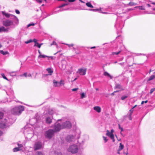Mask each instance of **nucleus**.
<instances>
[{"mask_svg":"<svg viewBox=\"0 0 155 155\" xmlns=\"http://www.w3.org/2000/svg\"><path fill=\"white\" fill-rule=\"evenodd\" d=\"M71 126V124L69 121L64 122L62 119L58 120L54 125V130L56 131H59L61 129L65 128H70Z\"/></svg>","mask_w":155,"mask_h":155,"instance_id":"obj_1","label":"nucleus"},{"mask_svg":"<svg viewBox=\"0 0 155 155\" xmlns=\"http://www.w3.org/2000/svg\"><path fill=\"white\" fill-rule=\"evenodd\" d=\"M15 120V119L6 117L0 122V128H4L10 126Z\"/></svg>","mask_w":155,"mask_h":155,"instance_id":"obj_2","label":"nucleus"},{"mask_svg":"<svg viewBox=\"0 0 155 155\" xmlns=\"http://www.w3.org/2000/svg\"><path fill=\"white\" fill-rule=\"evenodd\" d=\"M24 134L28 139H30L34 135L33 131L32 128L25 127L24 130Z\"/></svg>","mask_w":155,"mask_h":155,"instance_id":"obj_3","label":"nucleus"},{"mask_svg":"<svg viewBox=\"0 0 155 155\" xmlns=\"http://www.w3.org/2000/svg\"><path fill=\"white\" fill-rule=\"evenodd\" d=\"M24 107L22 106H18L13 108L12 110V113L14 115H19L24 111Z\"/></svg>","mask_w":155,"mask_h":155,"instance_id":"obj_4","label":"nucleus"},{"mask_svg":"<svg viewBox=\"0 0 155 155\" xmlns=\"http://www.w3.org/2000/svg\"><path fill=\"white\" fill-rule=\"evenodd\" d=\"M52 127L54 128L53 130L50 129L47 131H46L45 133V137L47 138L50 139L54 135V133L58 131H56L54 130V125Z\"/></svg>","mask_w":155,"mask_h":155,"instance_id":"obj_5","label":"nucleus"},{"mask_svg":"<svg viewBox=\"0 0 155 155\" xmlns=\"http://www.w3.org/2000/svg\"><path fill=\"white\" fill-rule=\"evenodd\" d=\"M78 150V148L76 144H72L69 146L68 149V150L72 153H77Z\"/></svg>","mask_w":155,"mask_h":155,"instance_id":"obj_6","label":"nucleus"},{"mask_svg":"<svg viewBox=\"0 0 155 155\" xmlns=\"http://www.w3.org/2000/svg\"><path fill=\"white\" fill-rule=\"evenodd\" d=\"M44 143L40 141H37L35 142L33 149L35 150L41 149L43 147Z\"/></svg>","mask_w":155,"mask_h":155,"instance_id":"obj_7","label":"nucleus"},{"mask_svg":"<svg viewBox=\"0 0 155 155\" xmlns=\"http://www.w3.org/2000/svg\"><path fill=\"white\" fill-rule=\"evenodd\" d=\"M75 135H68L66 137L65 140L69 143L73 142L75 140Z\"/></svg>","mask_w":155,"mask_h":155,"instance_id":"obj_8","label":"nucleus"},{"mask_svg":"<svg viewBox=\"0 0 155 155\" xmlns=\"http://www.w3.org/2000/svg\"><path fill=\"white\" fill-rule=\"evenodd\" d=\"M3 25L6 27H8L10 26H14L15 25L14 24L12 20L8 19L3 21Z\"/></svg>","mask_w":155,"mask_h":155,"instance_id":"obj_9","label":"nucleus"},{"mask_svg":"<svg viewBox=\"0 0 155 155\" xmlns=\"http://www.w3.org/2000/svg\"><path fill=\"white\" fill-rule=\"evenodd\" d=\"M11 19L12 20V21L13 22L15 26L18 25L19 23V20L16 16L14 15H12V18Z\"/></svg>","mask_w":155,"mask_h":155,"instance_id":"obj_10","label":"nucleus"},{"mask_svg":"<svg viewBox=\"0 0 155 155\" xmlns=\"http://www.w3.org/2000/svg\"><path fill=\"white\" fill-rule=\"evenodd\" d=\"M87 69L86 68H81L78 70V72L81 75H84L86 74Z\"/></svg>","mask_w":155,"mask_h":155,"instance_id":"obj_11","label":"nucleus"},{"mask_svg":"<svg viewBox=\"0 0 155 155\" xmlns=\"http://www.w3.org/2000/svg\"><path fill=\"white\" fill-rule=\"evenodd\" d=\"M106 132V135L110 137L111 139L112 140L113 142H114L115 141V140L114 139V136L113 134L111 133L110 131L108 130H107Z\"/></svg>","mask_w":155,"mask_h":155,"instance_id":"obj_12","label":"nucleus"},{"mask_svg":"<svg viewBox=\"0 0 155 155\" xmlns=\"http://www.w3.org/2000/svg\"><path fill=\"white\" fill-rule=\"evenodd\" d=\"M53 117L52 116H48L46 118L45 122L48 124H50L52 122Z\"/></svg>","mask_w":155,"mask_h":155,"instance_id":"obj_13","label":"nucleus"},{"mask_svg":"<svg viewBox=\"0 0 155 155\" xmlns=\"http://www.w3.org/2000/svg\"><path fill=\"white\" fill-rule=\"evenodd\" d=\"M46 71L49 73L48 74H45L43 75V76L44 77H45L47 76L48 75H51L53 72V71L52 70V69L51 68H48L46 69Z\"/></svg>","mask_w":155,"mask_h":155,"instance_id":"obj_14","label":"nucleus"},{"mask_svg":"<svg viewBox=\"0 0 155 155\" xmlns=\"http://www.w3.org/2000/svg\"><path fill=\"white\" fill-rule=\"evenodd\" d=\"M50 155H62L61 153L60 152L58 151H52L51 150L50 153Z\"/></svg>","mask_w":155,"mask_h":155,"instance_id":"obj_15","label":"nucleus"},{"mask_svg":"<svg viewBox=\"0 0 155 155\" xmlns=\"http://www.w3.org/2000/svg\"><path fill=\"white\" fill-rule=\"evenodd\" d=\"M114 89H119L122 91L124 90L120 84H115V86L114 87Z\"/></svg>","mask_w":155,"mask_h":155,"instance_id":"obj_16","label":"nucleus"},{"mask_svg":"<svg viewBox=\"0 0 155 155\" xmlns=\"http://www.w3.org/2000/svg\"><path fill=\"white\" fill-rule=\"evenodd\" d=\"M8 28H5L4 27L2 26L0 27V33L3 32H8Z\"/></svg>","mask_w":155,"mask_h":155,"instance_id":"obj_17","label":"nucleus"},{"mask_svg":"<svg viewBox=\"0 0 155 155\" xmlns=\"http://www.w3.org/2000/svg\"><path fill=\"white\" fill-rule=\"evenodd\" d=\"M2 14L5 15L7 18H12V15H13L10 14L8 13H5L4 12H2Z\"/></svg>","mask_w":155,"mask_h":155,"instance_id":"obj_18","label":"nucleus"},{"mask_svg":"<svg viewBox=\"0 0 155 155\" xmlns=\"http://www.w3.org/2000/svg\"><path fill=\"white\" fill-rule=\"evenodd\" d=\"M104 75L105 76L109 77L110 79H112V76L110 75V74L107 71H105L104 73Z\"/></svg>","mask_w":155,"mask_h":155,"instance_id":"obj_19","label":"nucleus"},{"mask_svg":"<svg viewBox=\"0 0 155 155\" xmlns=\"http://www.w3.org/2000/svg\"><path fill=\"white\" fill-rule=\"evenodd\" d=\"M94 109L98 113H100L101 111V108L99 106H96L94 107Z\"/></svg>","mask_w":155,"mask_h":155,"instance_id":"obj_20","label":"nucleus"},{"mask_svg":"<svg viewBox=\"0 0 155 155\" xmlns=\"http://www.w3.org/2000/svg\"><path fill=\"white\" fill-rule=\"evenodd\" d=\"M53 86L55 87H59V84L58 82V81H56L55 80H54L53 81Z\"/></svg>","mask_w":155,"mask_h":155,"instance_id":"obj_21","label":"nucleus"},{"mask_svg":"<svg viewBox=\"0 0 155 155\" xmlns=\"http://www.w3.org/2000/svg\"><path fill=\"white\" fill-rule=\"evenodd\" d=\"M17 71L10 72L8 73V74L10 76H16V74L17 73Z\"/></svg>","mask_w":155,"mask_h":155,"instance_id":"obj_22","label":"nucleus"},{"mask_svg":"<svg viewBox=\"0 0 155 155\" xmlns=\"http://www.w3.org/2000/svg\"><path fill=\"white\" fill-rule=\"evenodd\" d=\"M134 108H132L129 110L130 113L129 114V116L130 117V120H131V116L132 114V113H133V112L134 111Z\"/></svg>","mask_w":155,"mask_h":155,"instance_id":"obj_23","label":"nucleus"},{"mask_svg":"<svg viewBox=\"0 0 155 155\" xmlns=\"http://www.w3.org/2000/svg\"><path fill=\"white\" fill-rule=\"evenodd\" d=\"M21 150V149H20L19 148H18V147H16L13 149V151L14 152H16L18 151Z\"/></svg>","mask_w":155,"mask_h":155,"instance_id":"obj_24","label":"nucleus"},{"mask_svg":"<svg viewBox=\"0 0 155 155\" xmlns=\"http://www.w3.org/2000/svg\"><path fill=\"white\" fill-rule=\"evenodd\" d=\"M86 5L88 7L91 8H93L94 6L91 5L90 2H88L86 4Z\"/></svg>","mask_w":155,"mask_h":155,"instance_id":"obj_25","label":"nucleus"},{"mask_svg":"<svg viewBox=\"0 0 155 155\" xmlns=\"http://www.w3.org/2000/svg\"><path fill=\"white\" fill-rule=\"evenodd\" d=\"M155 78V75H151L149 78L148 81H150L154 79Z\"/></svg>","mask_w":155,"mask_h":155,"instance_id":"obj_26","label":"nucleus"},{"mask_svg":"<svg viewBox=\"0 0 155 155\" xmlns=\"http://www.w3.org/2000/svg\"><path fill=\"white\" fill-rule=\"evenodd\" d=\"M0 53L1 54H3L4 55H5L9 54V53L7 51H4L2 50H1L0 51Z\"/></svg>","mask_w":155,"mask_h":155,"instance_id":"obj_27","label":"nucleus"},{"mask_svg":"<svg viewBox=\"0 0 155 155\" xmlns=\"http://www.w3.org/2000/svg\"><path fill=\"white\" fill-rule=\"evenodd\" d=\"M17 145L18 146V147L20 149H21L23 147L22 144L20 143V142H18L17 143Z\"/></svg>","mask_w":155,"mask_h":155,"instance_id":"obj_28","label":"nucleus"},{"mask_svg":"<svg viewBox=\"0 0 155 155\" xmlns=\"http://www.w3.org/2000/svg\"><path fill=\"white\" fill-rule=\"evenodd\" d=\"M124 147V146L121 143H120V146L119 148V150H122Z\"/></svg>","mask_w":155,"mask_h":155,"instance_id":"obj_29","label":"nucleus"},{"mask_svg":"<svg viewBox=\"0 0 155 155\" xmlns=\"http://www.w3.org/2000/svg\"><path fill=\"white\" fill-rule=\"evenodd\" d=\"M101 8H100L99 9L97 8V9H88V10L90 11H98L99 10H101ZM86 10H87V9H86Z\"/></svg>","mask_w":155,"mask_h":155,"instance_id":"obj_30","label":"nucleus"},{"mask_svg":"<svg viewBox=\"0 0 155 155\" xmlns=\"http://www.w3.org/2000/svg\"><path fill=\"white\" fill-rule=\"evenodd\" d=\"M86 97V94L84 93L83 92L81 94V98L83 99Z\"/></svg>","mask_w":155,"mask_h":155,"instance_id":"obj_31","label":"nucleus"},{"mask_svg":"<svg viewBox=\"0 0 155 155\" xmlns=\"http://www.w3.org/2000/svg\"><path fill=\"white\" fill-rule=\"evenodd\" d=\"M46 57H48V56L46 55H42L40 54L38 56V58H45Z\"/></svg>","mask_w":155,"mask_h":155,"instance_id":"obj_32","label":"nucleus"},{"mask_svg":"<svg viewBox=\"0 0 155 155\" xmlns=\"http://www.w3.org/2000/svg\"><path fill=\"white\" fill-rule=\"evenodd\" d=\"M32 41H33V42H34V43H35V44L34 45V46H37L36 43H38L37 42V40L36 39L34 38L33 39V40H32Z\"/></svg>","mask_w":155,"mask_h":155,"instance_id":"obj_33","label":"nucleus"},{"mask_svg":"<svg viewBox=\"0 0 155 155\" xmlns=\"http://www.w3.org/2000/svg\"><path fill=\"white\" fill-rule=\"evenodd\" d=\"M120 51L117 52H113L111 54L113 55H117L120 53Z\"/></svg>","mask_w":155,"mask_h":155,"instance_id":"obj_34","label":"nucleus"},{"mask_svg":"<svg viewBox=\"0 0 155 155\" xmlns=\"http://www.w3.org/2000/svg\"><path fill=\"white\" fill-rule=\"evenodd\" d=\"M1 75L2 77H3V78L7 80V81H8V79L5 76V74L3 73L1 74Z\"/></svg>","mask_w":155,"mask_h":155,"instance_id":"obj_35","label":"nucleus"},{"mask_svg":"<svg viewBox=\"0 0 155 155\" xmlns=\"http://www.w3.org/2000/svg\"><path fill=\"white\" fill-rule=\"evenodd\" d=\"M20 77H23V76H25V77H27V73H25L23 74H21L20 75Z\"/></svg>","mask_w":155,"mask_h":155,"instance_id":"obj_36","label":"nucleus"},{"mask_svg":"<svg viewBox=\"0 0 155 155\" xmlns=\"http://www.w3.org/2000/svg\"><path fill=\"white\" fill-rule=\"evenodd\" d=\"M129 5L130 6H133L135 5H136L137 4L133 2H130L129 3Z\"/></svg>","mask_w":155,"mask_h":155,"instance_id":"obj_37","label":"nucleus"},{"mask_svg":"<svg viewBox=\"0 0 155 155\" xmlns=\"http://www.w3.org/2000/svg\"><path fill=\"white\" fill-rule=\"evenodd\" d=\"M35 24L34 23H30L27 25V27L28 28L31 26H34Z\"/></svg>","mask_w":155,"mask_h":155,"instance_id":"obj_38","label":"nucleus"},{"mask_svg":"<svg viewBox=\"0 0 155 155\" xmlns=\"http://www.w3.org/2000/svg\"><path fill=\"white\" fill-rule=\"evenodd\" d=\"M68 5V4H67V3L64 4L62 5H61L59 6L58 7L59 8H61L63 7H64L65 6H66V5Z\"/></svg>","mask_w":155,"mask_h":155,"instance_id":"obj_39","label":"nucleus"},{"mask_svg":"<svg viewBox=\"0 0 155 155\" xmlns=\"http://www.w3.org/2000/svg\"><path fill=\"white\" fill-rule=\"evenodd\" d=\"M62 44L68 45L69 47H73L74 45V44H67L63 43Z\"/></svg>","mask_w":155,"mask_h":155,"instance_id":"obj_40","label":"nucleus"},{"mask_svg":"<svg viewBox=\"0 0 155 155\" xmlns=\"http://www.w3.org/2000/svg\"><path fill=\"white\" fill-rule=\"evenodd\" d=\"M36 155H45V154L42 152H38Z\"/></svg>","mask_w":155,"mask_h":155,"instance_id":"obj_41","label":"nucleus"},{"mask_svg":"<svg viewBox=\"0 0 155 155\" xmlns=\"http://www.w3.org/2000/svg\"><path fill=\"white\" fill-rule=\"evenodd\" d=\"M128 97L127 96H123L121 97V99L122 100H124L126 98H127Z\"/></svg>","mask_w":155,"mask_h":155,"instance_id":"obj_42","label":"nucleus"},{"mask_svg":"<svg viewBox=\"0 0 155 155\" xmlns=\"http://www.w3.org/2000/svg\"><path fill=\"white\" fill-rule=\"evenodd\" d=\"M103 139L104 140V142L106 143L108 140V139H107V137L103 136Z\"/></svg>","mask_w":155,"mask_h":155,"instance_id":"obj_43","label":"nucleus"},{"mask_svg":"<svg viewBox=\"0 0 155 155\" xmlns=\"http://www.w3.org/2000/svg\"><path fill=\"white\" fill-rule=\"evenodd\" d=\"M33 42V41H32V40L30 39L28 41H26L25 43L26 44H28V43H31V42Z\"/></svg>","mask_w":155,"mask_h":155,"instance_id":"obj_44","label":"nucleus"},{"mask_svg":"<svg viewBox=\"0 0 155 155\" xmlns=\"http://www.w3.org/2000/svg\"><path fill=\"white\" fill-rule=\"evenodd\" d=\"M3 113L2 112H0V119H2L3 116Z\"/></svg>","mask_w":155,"mask_h":155,"instance_id":"obj_45","label":"nucleus"},{"mask_svg":"<svg viewBox=\"0 0 155 155\" xmlns=\"http://www.w3.org/2000/svg\"><path fill=\"white\" fill-rule=\"evenodd\" d=\"M155 91V88H152L150 90V93L152 94L154 91Z\"/></svg>","mask_w":155,"mask_h":155,"instance_id":"obj_46","label":"nucleus"},{"mask_svg":"<svg viewBox=\"0 0 155 155\" xmlns=\"http://www.w3.org/2000/svg\"><path fill=\"white\" fill-rule=\"evenodd\" d=\"M37 46H37L39 48H40L41 47V45L39 44L38 42L36 43Z\"/></svg>","mask_w":155,"mask_h":155,"instance_id":"obj_47","label":"nucleus"},{"mask_svg":"<svg viewBox=\"0 0 155 155\" xmlns=\"http://www.w3.org/2000/svg\"><path fill=\"white\" fill-rule=\"evenodd\" d=\"M57 45V44L56 43L55 41H53L52 44H51V45Z\"/></svg>","mask_w":155,"mask_h":155,"instance_id":"obj_48","label":"nucleus"},{"mask_svg":"<svg viewBox=\"0 0 155 155\" xmlns=\"http://www.w3.org/2000/svg\"><path fill=\"white\" fill-rule=\"evenodd\" d=\"M118 126H119V128L121 130V131L122 132V131H123V128L122 127H120V125L119 124H118Z\"/></svg>","mask_w":155,"mask_h":155,"instance_id":"obj_49","label":"nucleus"},{"mask_svg":"<svg viewBox=\"0 0 155 155\" xmlns=\"http://www.w3.org/2000/svg\"><path fill=\"white\" fill-rule=\"evenodd\" d=\"M148 102V101L147 100L144 101H142L141 103V104H143L144 103H147Z\"/></svg>","mask_w":155,"mask_h":155,"instance_id":"obj_50","label":"nucleus"},{"mask_svg":"<svg viewBox=\"0 0 155 155\" xmlns=\"http://www.w3.org/2000/svg\"><path fill=\"white\" fill-rule=\"evenodd\" d=\"M78 89V88H74L72 89V91H77Z\"/></svg>","mask_w":155,"mask_h":155,"instance_id":"obj_51","label":"nucleus"},{"mask_svg":"<svg viewBox=\"0 0 155 155\" xmlns=\"http://www.w3.org/2000/svg\"><path fill=\"white\" fill-rule=\"evenodd\" d=\"M15 12H16L17 14H20V12H19V11L18 10H15Z\"/></svg>","mask_w":155,"mask_h":155,"instance_id":"obj_52","label":"nucleus"},{"mask_svg":"<svg viewBox=\"0 0 155 155\" xmlns=\"http://www.w3.org/2000/svg\"><path fill=\"white\" fill-rule=\"evenodd\" d=\"M68 1L70 2H72L75 1V0H68Z\"/></svg>","mask_w":155,"mask_h":155,"instance_id":"obj_53","label":"nucleus"},{"mask_svg":"<svg viewBox=\"0 0 155 155\" xmlns=\"http://www.w3.org/2000/svg\"><path fill=\"white\" fill-rule=\"evenodd\" d=\"M36 1L38 2L41 3L42 2V0H36Z\"/></svg>","mask_w":155,"mask_h":155,"instance_id":"obj_54","label":"nucleus"},{"mask_svg":"<svg viewBox=\"0 0 155 155\" xmlns=\"http://www.w3.org/2000/svg\"><path fill=\"white\" fill-rule=\"evenodd\" d=\"M139 9L140 10H144V9L143 8L142 6H139Z\"/></svg>","mask_w":155,"mask_h":155,"instance_id":"obj_55","label":"nucleus"},{"mask_svg":"<svg viewBox=\"0 0 155 155\" xmlns=\"http://www.w3.org/2000/svg\"><path fill=\"white\" fill-rule=\"evenodd\" d=\"M114 132V130L113 129H112L111 130L110 132V133H111L112 134H113V133Z\"/></svg>","mask_w":155,"mask_h":155,"instance_id":"obj_56","label":"nucleus"},{"mask_svg":"<svg viewBox=\"0 0 155 155\" xmlns=\"http://www.w3.org/2000/svg\"><path fill=\"white\" fill-rule=\"evenodd\" d=\"M124 63H120L118 64H120L121 65H122L124 64Z\"/></svg>","mask_w":155,"mask_h":155,"instance_id":"obj_57","label":"nucleus"},{"mask_svg":"<svg viewBox=\"0 0 155 155\" xmlns=\"http://www.w3.org/2000/svg\"><path fill=\"white\" fill-rule=\"evenodd\" d=\"M53 14V13H52L51 14H48V15H47V16H46L45 17V18H46L47 17V16H49L50 15H51Z\"/></svg>","mask_w":155,"mask_h":155,"instance_id":"obj_58","label":"nucleus"},{"mask_svg":"<svg viewBox=\"0 0 155 155\" xmlns=\"http://www.w3.org/2000/svg\"><path fill=\"white\" fill-rule=\"evenodd\" d=\"M62 81L61 80V81H60V82L58 83L59 84V86H60V85L61 84H62Z\"/></svg>","mask_w":155,"mask_h":155,"instance_id":"obj_59","label":"nucleus"},{"mask_svg":"<svg viewBox=\"0 0 155 155\" xmlns=\"http://www.w3.org/2000/svg\"><path fill=\"white\" fill-rule=\"evenodd\" d=\"M2 134V132L0 130V136H1Z\"/></svg>","mask_w":155,"mask_h":155,"instance_id":"obj_60","label":"nucleus"},{"mask_svg":"<svg viewBox=\"0 0 155 155\" xmlns=\"http://www.w3.org/2000/svg\"><path fill=\"white\" fill-rule=\"evenodd\" d=\"M31 77V74H28L27 75V77Z\"/></svg>","mask_w":155,"mask_h":155,"instance_id":"obj_61","label":"nucleus"},{"mask_svg":"<svg viewBox=\"0 0 155 155\" xmlns=\"http://www.w3.org/2000/svg\"><path fill=\"white\" fill-rule=\"evenodd\" d=\"M79 1L81 2V3H84V2L82 0H79Z\"/></svg>","mask_w":155,"mask_h":155,"instance_id":"obj_62","label":"nucleus"},{"mask_svg":"<svg viewBox=\"0 0 155 155\" xmlns=\"http://www.w3.org/2000/svg\"><path fill=\"white\" fill-rule=\"evenodd\" d=\"M96 48V47L95 46H94V47H91V49H93V48Z\"/></svg>","mask_w":155,"mask_h":155,"instance_id":"obj_63","label":"nucleus"},{"mask_svg":"<svg viewBox=\"0 0 155 155\" xmlns=\"http://www.w3.org/2000/svg\"><path fill=\"white\" fill-rule=\"evenodd\" d=\"M147 5L148 7H150L151 6L149 4H147Z\"/></svg>","mask_w":155,"mask_h":155,"instance_id":"obj_64","label":"nucleus"}]
</instances>
